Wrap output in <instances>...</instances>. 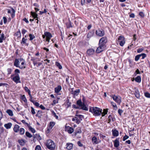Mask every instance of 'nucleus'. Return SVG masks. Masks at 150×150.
<instances>
[{
    "mask_svg": "<svg viewBox=\"0 0 150 150\" xmlns=\"http://www.w3.org/2000/svg\"><path fill=\"white\" fill-rule=\"evenodd\" d=\"M118 41L119 42L120 45L122 46L125 43V38L123 36H120L119 37Z\"/></svg>",
    "mask_w": 150,
    "mask_h": 150,
    "instance_id": "nucleus-8",
    "label": "nucleus"
},
{
    "mask_svg": "<svg viewBox=\"0 0 150 150\" xmlns=\"http://www.w3.org/2000/svg\"><path fill=\"white\" fill-rule=\"evenodd\" d=\"M19 126L18 125H15L13 128V130L15 132H18L19 131Z\"/></svg>",
    "mask_w": 150,
    "mask_h": 150,
    "instance_id": "nucleus-21",
    "label": "nucleus"
},
{
    "mask_svg": "<svg viewBox=\"0 0 150 150\" xmlns=\"http://www.w3.org/2000/svg\"><path fill=\"white\" fill-rule=\"evenodd\" d=\"M65 131L69 134L72 133L74 131V129L72 127L67 126V125L65 126Z\"/></svg>",
    "mask_w": 150,
    "mask_h": 150,
    "instance_id": "nucleus-11",
    "label": "nucleus"
},
{
    "mask_svg": "<svg viewBox=\"0 0 150 150\" xmlns=\"http://www.w3.org/2000/svg\"><path fill=\"white\" fill-rule=\"evenodd\" d=\"M8 13H10L11 14V16L12 18H13L15 16V10L13 8H11L10 9H7Z\"/></svg>",
    "mask_w": 150,
    "mask_h": 150,
    "instance_id": "nucleus-15",
    "label": "nucleus"
},
{
    "mask_svg": "<svg viewBox=\"0 0 150 150\" xmlns=\"http://www.w3.org/2000/svg\"><path fill=\"white\" fill-rule=\"evenodd\" d=\"M6 112L11 116H12L13 115V112L11 110L8 109L6 111Z\"/></svg>",
    "mask_w": 150,
    "mask_h": 150,
    "instance_id": "nucleus-25",
    "label": "nucleus"
},
{
    "mask_svg": "<svg viewBox=\"0 0 150 150\" xmlns=\"http://www.w3.org/2000/svg\"><path fill=\"white\" fill-rule=\"evenodd\" d=\"M29 96V97H30V99H29V100L30 101H31V102H32V103L34 102V100H32V98H33V97H32V96H31V93L29 94H28Z\"/></svg>",
    "mask_w": 150,
    "mask_h": 150,
    "instance_id": "nucleus-52",
    "label": "nucleus"
},
{
    "mask_svg": "<svg viewBox=\"0 0 150 150\" xmlns=\"http://www.w3.org/2000/svg\"><path fill=\"white\" fill-rule=\"evenodd\" d=\"M115 117H112L111 115H110L108 117V120L109 121L108 123H109L111 121L112 122L115 121Z\"/></svg>",
    "mask_w": 150,
    "mask_h": 150,
    "instance_id": "nucleus-24",
    "label": "nucleus"
},
{
    "mask_svg": "<svg viewBox=\"0 0 150 150\" xmlns=\"http://www.w3.org/2000/svg\"><path fill=\"white\" fill-rule=\"evenodd\" d=\"M25 134L27 137L29 138H31L32 137L31 134L28 132H26L25 133Z\"/></svg>",
    "mask_w": 150,
    "mask_h": 150,
    "instance_id": "nucleus-46",
    "label": "nucleus"
},
{
    "mask_svg": "<svg viewBox=\"0 0 150 150\" xmlns=\"http://www.w3.org/2000/svg\"><path fill=\"white\" fill-rule=\"evenodd\" d=\"M91 0H81V4L83 5L86 2L89 3L91 1Z\"/></svg>",
    "mask_w": 150,
    "mask_h": 150,
    "instance_id": "nucleus-35",
    "label": "nucleus"
},
{
    "mask_svg": "<svg viewBox=\"0 0 150 150\" xmlns=\"http://www.w3.org/2000/svg\"><path fill=\"white\" fill-rule=\"evenodd\" d=\"M55 124V123L54 122H51L50 123L47 127V130L46 131L47 133H48L50 132Z\"/></svg>",
    "mask_w": 150,
    "mask_h": 150,
    "instance_id": "nucleus-10",
    "label": "nucleus"
},
{
    "mask_svg": "<svg viewBox=\"0 0 150 150\" xmlns=\"http://www.w3.org/2000/svg\"><path fill=\"white\" fill-rule=\"evenodd\" d=\"M14 65L16 67L21 69H25L26 66L25 62L22 58L16 59L14 62Z\"/></svg>",
    "mask_w": 150,
    "mask_h": 150,
    "instance_id": "nucleus-1",
    "label": "nucleus"
},
{
    "mask_svg": "<svg viewBox=\"0 0 150 150\" xmlns=\"http://www.w3.org/2000/svg\"><path fill=\"white\" fill-rule=\"evenodd\" d=\"M14 72L15 73V74H18V73H20V70L18 69H15L14 71Z\"/></svg>",
    "mask_w": 150,
    "mask_h": 150,
    "instance_id": "nucleus-58",
    "label": "nucleus"
},
{
    "mask_svg": "<svg viewBox=\"0 0 150 150\" xmlns=\"http://www.w3.org/2000/svg\"><path fill=\"white\" fill-rule=\"evenodd\" d=\"M140 54L141 55V57H142V59H144L146 57V54L144 53L142 54Z\"/></svg>",
    "mask_w": 150,
    "mask_h": 150,
    "instance_id": "nucleus-57",
    "label": "nucleus"
},
{
    "mask_svg": "<svg viewBox=\"0 0 150 150\" xmlns=\"http://www.w3.org/2000/svg\"><path fill=\"white\" fill-rule=\"evenodd\" d=\"M46 145L48 149L51 150L54 149L55 147V145L54 142L51 139L47 140Z\"/></svg>",
    "mask_w": 150,
    "mask_h": 150,
    "instance_id": "nucleus-2",
    "label": "nucleus"
},
{
    "mask_svg": "<svg viewBox=\"0 0 150 150\" xmlns=\"http://www.w3.org/2000/svg\"><path fill=\"white\" fill-rule=\"evenodd\" d=\"M11 78L16 83H21L20 78L18 74L11 75Z\"/></svg>",
    "mask_w": 150,
    "mask_h": 150,
    "instance_id": "nucleus-3",
    "label": "nucleus"
},
{
    "mask_svg": "<svg viewBox=\"0 0 150 150\" xmlns=\"http://www.w3.org/2000/svg\"><path fill=\"white\" fill-rule=\"evenodd\" d=\"M77 104L81 107L82 109L87 111L88 110V108L84 103L82 102L81 100H79L77 101Z\"/></svg>",
    "mask_w": 150,
    "mask_h": 150,
    "instance_id": "nucleus-4",
    "label": "nucleus"
},
{
    "mask_svg": "<svg viewBox=\"0 0 150 150\" xmlns=\"http://www.w3.org/2000/svg\"><path fill=\"white\" fill-rule=\"evenodd\" d=\"M62 89V87L60 86H58L57 87L54 88L55 92L56 93H58Z\"/></svg>",
    "mask_w": 150,
    "mask_h": 150,
    "instance_id": "nucleus-19",
    "label": "nucleus"
},
{
    "mask_svg": "<svg viewBox=\"0 0 150 150\" xmlns=\"http://www.w3.org/2000/svg\"><path fill=\"white\" fill-rule=\"evenodd\" d=\"M44 34L46 37V41L49 42L51 38L52 37V35L51 34L48 32H45L44 33Z\"/></svg>",
    "mask_w": 150,
    "mask_h": 150,
    "instance_id": "nucleus-12",
    "label": "nucleus"
},
{
    "mask_svg": "<svg viewBox=\"0 0 150 150\" xmlns=\"http://www.w3.org/2000/svg\"><path fill=\"white\" fill-rule=\"evenodd\" d=\"M89 111L91 112L92 113H94V107L90 108L89 109Z\"/></svg>",
    "mask_w": 150,
    "mask_h": 150,
    "instance_id": "nucleus-61",
    "label": "nucleus"
},
{
    "mask_svg": "<svg viewBox=\"0 0 150 150\" xmlns=\"http://www.w3.org/2000/svg\"><path fill=\"white\" fill-rule=\"evenodd\" d=\"M52 115L54 116V117H55L56 119H58V117L56 115V113L53 111L52 112Z\"/></svg>",
    "mask_w": 150,
    "mask_h": 150,
    "instance_id": "nucleus-49",
    "label": "nucleus"
},
{
    "mask_svg": "<svg viewBox=\"0 0 150 150\" xmlns=\"http://www.w3.org/2000/svg\"><path fill=\"white\" fill-rule=\"evenodd\" d=\"M24 89L26 92H27L28 93V94L31 93L30 90L28 89L27 87L25 86L24 88Z\"/></svg>",
    "mask_w": 150,
    "mask_h": 150,
    "instance_id": "nucleus-37",
    "label": "nucleus"
},
{
    "mask_svg": "<svg viewBox=\"0 0 150 150\" xmlns=\"http://www.w3.org/2000/svg\"><path fill=\"white\" fill-rule=\"evenodd\" d=\"M29 129L30 130L32 133H35V129L33 128L31 126H30L29 128Z\"/></svg>",
    "mask_w": 150,
    "mask_h": 150,
    "instance_id": "nucleus-45",
    "label": "nucleus"
},
{
    "mask_svg": "<svg viewBox=\"0 0 150 150\" xmlns=\"http://www.w3.org/2000/svg\"><path fill=\"white\" fill-rule=\"evenodd\" d=\"M7 74L9 75L11 73L12 71V69L11 68H8L7 70Z\"/></svg>",
    "mask_w": 150,
    "mask_h": 150,
    "instance_id": "nucleus-43",
    "label": "nucleus"
},
{
    "mask_svg": "<svg viewBox=\"0 0 150 150\" xmlns=\"http://www.w3.org/2000/svg\"><path fill=\"white\" fill-rule=\"evenodd\" d=\"M100 139H97V138L94 136V143L97 144L100 142Z\"/></svg>",
    "mask_w": 150,
    "mask_h": 150,
    "instance_id": "nucleus-38",
    "label": "nucleus"
},
{
    "mask_svg": "<svg viewBox=\"0 0 150 150\" xmlns=\"http://www.w3.org/2000/svg\"><path fill=\"white\" fill-rule=\"evenodd\" d=\"M4 34L3 33L1 34V36L0 37V43H2L3 40H4Z\"/></svg>",
    "mask_w": 150,
    "mask_h": 150,
    "instance_id": "nucleus-26",
    "label": "nucleus"
},
{
    "mask_svg": "<svg viewBox=\"0 0 150 150\" xmlns=\"http://www.w3.org/2000/svg\"><path fill=\"white\" fill-rule=\"evenodd\" d=\"M143 49L142 48H139L137 50V52L138 53H140L143 50Z\"/></svg>",
    "mask_w": 150,
    "mask_h": 150,
    "instance_id": "nucleus-64",
    "label": "nucleus"
},
{
    "mask_svg": "<svg viewBox=\"0 0 150 150\" xmlns=\"http://www.w3.org/2000/svg\"><path fill=\"white\" fill-rule=\"evenodd\" d=\"M81 130L79 128L78 130H77L75 132H74L73 134L72 135L73 136L75 137L76 136L77 134H80L81 133Z\"/></svg>",
    "mask_w": 150,
    "mask_h": 150,
    "instance_id": "nucleus-28",
    "label": "nucleus"
},
{
    "mask_svg": "<svg viewBox=\"0 0 150 150\" xmlns=\"http://www.w3.org/2000/svg\"><path fill=\"white\" fill-rule=\"evenodd\" d=\"M33 103L36 107H38L39 106L40 104L34 101V102H33Z\"/></svg>",
    "mask_w": 150,
    "mask_h": 150,
    "instance_id": "nucleus-51",
    "label": "nucleus"
},
{
    "mask_svg": "<svg viewBox=\"0 0 150 150\" xmlns=\"http://www.w3.org/2000/svg\"><path fill=\"white\" fill-rule=\"evenodd\" d=\"M139 16L142 17V18H143L144 16V14L143 12H140L139 13Z\"/></svg>",
    "mask_w": 150,
    "mask_h": 150,
    "instance_id": "nucleus-59",
    "label": "nucleus"
},
{
    "mask_svg": "<svg viewBox=\"0 0 150 150\" xmlns=\"http://www.w3.org/2000/svg\"><path fill=\"white\" fill-rule=\"evenodd\" d=\"M12 125V124L10 123H8L7 124H5L4 125V127L7 129H8L11 128Z\"/></svg>",
    "mask_w": 150,
    "mask_h": 150,
    "instance_id": "nucleus-22",
    "label": "nucleus"
},
{
    "mask_svg": "<svg viewBox=\"0 0 150 150\" xmlns=\"http://www.w3.org/2000/svg\"><path fill=\"white\" fill-rule=\"evenodd\" d=\"M8 85V84L5 83H0V86H5L6 87H7Z\"/></svg>",
    "mask_w": 150,
    "mask_h": 150,
    "instance_id": "nucleus-44",
    "label": "nucleus"
},
{
    "mask_svg": "<svg viewBox=\"0 0 150 150\" xmlns=\"http://www.w3.org/2000/svg\"><path fill=\"white\" fill-rule=\"evenodd\" d=\"M66 148L68 150H71L73 148V144L71 143H67L66 144Z\"/></svg>",
    "mask_w": 150,
    "mask_h": 150,
    "instance_id": "nucleus-17",
    "label": "nucleus"
},
{
    "mask_svg": "<svg viewBox=\"0 0 150 150\" xmlns=\"http://www.w3.org/2000/svg\"><path fill=\"white\" fill-rule=\"evenodd\" d=\"M18 37H20L21 35V34L20 30L19 29L17 32L15 34Z\"/></svg>",
    "mask_w": 150,
    "mask_h": 150,
    "instance_id": "nucleus-36",
    "label": "nucleus"
},
{
    "mask_svg": "<svg viewBox=\"0 0 150 150\" xmlns=\"http://www.w3.org/2000/svg\"><path fill=\"white\" fill-rule=\"evenodd\" d=\"M135 96L138 98H140V96L139 92L138 91H135Z\"/></svg>",
    "mask_w": 150,
    "mask_h": 150,
    "instance_id": "nucleus-33",
    "label": "nucleus"
},
{
    "mask_svg": "<svg viewBox=\"0 0 150 150\" xmlns=\"http://www.w3.org/2000/svg\"><path fill=\"white\" fill-rule=\"evenodd\" d=\"M112 134L114 137H117L119 135L118 131L116 129H112Z\"/></svg>",
    "mask_w": 150,
    "mask_h": 150,
    "instance_id": "nucleus-18",
    "label": "nucleus"
},
{
    "mask_svg": "<svg viewBox=\"0 0 150 150\" xmlns=\"http://www.w3.org/2000/svg\"><path fill=\"white\" fill-rule=\"evenodd\" d=\"M35 150H41L40 146L39 145L36 146L35 148Z\"/></svg>",
    "mask_w": 150,
    "mask_h": 150,
    "instance_id": "nucleus-55",
    "label": "nucleus"
},
{
    "mask_svg": "<svg viewBox=\"0 0 150 150\" xmlns=\"http://www.w3.org/2000/svg\"><path fill=\"white\" fill-rule=\"evenodd\" d=\"M55 65L58 67V68L60 69H61L62 68V67L61 65L58 62H55Z\"/></svg>",
    "mask_w": 150,
    "mask_h": 150,
    "instance_id": "nucleus-29",
    "label": "nucleus"
},
{
    "mask_svg": "<svg viewBox=\"0 0 150 150\" xmlns=\"http://www.w3.org/2000/svg\"><path fill=\"white\" fill-rule=\"evenodd\" d=\"M7 132L4 130L3 127H0V137L1 136L2 134H3V135L4 137H6L7 135Z\"/></svg>",
    "mask_w": 150,
    "mask_h": 150,
    "instance_id": "nucleus-14",
    "label": "nucleus"
},
{
    "mask_svg": "<svg viewBox=\"0 0 150 150\" xmlns=\"http://www.w3.org/2000/svg\"><path fill=\"white\" fill-rule=\"evenodd\" d=\"M79 92L80 90L79 89H77L74 91H72L71 93L75 96H76L79 94Z\"/></svg>",
    "mask_w": 150,
    "mask_h": 150,
    "instance_id": "nucleus-23",
    "label": "nucleus"
},
{
    "mask_svg": "<svg viewBox=\"0 0 150 150\" xmlns=\"http://www.w3.org/2000/svg\"><path fill=\"white\" fill-rule=\"evenodd\" d=\"M31 113H32L34 115L35 114V109L33 107H31Z\"/></svg>",
    "mask_w": 150,
    "mask_h": 150,
    "instance_id": "nucleus-56",
    "label": "nucleus"
},
{
    "mask_svg": "<svg viewBox=\"0 0 150 150\" xmlns=\"http://www.w3.org/2000/svg\"><path fill=\"white\" fill-rule=\"evenodd\" d=\"M145 96L148 98H150V94L148 92L145 93H144Z\"/></svg>",
    "mask_w": 150,
    "mask_h": 150,
    "instance_id": "nucleus-50",
    "label": "nucleus"
},
{
    "mask_svg": "<svg viewBox=\"0 0 150 150\" xmlns=\"http://www.w3.org/2000/svg\"><path fill=\"white\" fill-rule=\"evenodd\" d=\"M107 42V40L106 37H104L101 38L99 40V44L105 46V45Z\"/></svg>",
    "mask_w": 150,
    "mask_h": 150,
    "instance_id": "nucleus-6",
    "label": "nucleus"
},
{
    "mask_svg": "<svg viewBox=\"0 0 150 150\" xmlns=\"http://www.w3.org/2000/svg\"><path fill=\"white\" fill-rule=\"evenodd\" d=\"M140 57H141L140 54H139L136 56L135 58V60L136 61H137L139 59Z\"/></svg>",
    "mask_w": 150,
    "mask_h": 150,
    "instance_id": "nucleus-47",
    "label": "nucleus"
},
{
    "mask_svg": "<svg viewBox=\"0 0 150 150\" xmlns=\"http://www.w3.org/2000/svg\"><path fill=\"white\" fill-rule=\"evenodd\" d=\"M26 39H25L24 38H23L22 39V42H23V43L25 44L26 43Z\"/></svg>",
    "mask_w": 150,
    "mask_h": 150,
    "instance_id": "nucleus-60",
    "label": "nucleus"
},
{
    "mask_svg": "<svg viewBox=\"0 0 150 150\" xmlns=\"http://www.w3.org/2000/svg\"><path fill=\"white\" fill-rule=\"evenodd\" d=\"M29 36L30 37V40H32L33 39H34L35 38V36H34V35L31 34H29Z\"/></svg>",
    "mask_w": 150,
    "mask_h": 150,
    "instance_id": "nucleus-42",
    "label": "nucleus"
},
{
    "mask_svg": "<svg viewBox=\"0 0 150 150\" xmlns=\"http://www.w3.org/2000/svg\"><path fill=\"white\" fill-rule=\"evenodd\" d=\"M112 97L113 100L119 104H120L121 103V100L120 97H118L115 95H113Z\"/></svg>",
    "mask_w": 150,
    "mask_h": 150,
    "instance_id": "nucleus-7",
    "label": "nucleus"
},
{
    "mask_svg": "<svg viewBox=\"0 0 150 150\" xmlns=\"http://www.w3.org/2000/svg\"><path fill=\"white\" fill-rule=\"evenodd\" d=\"M118 112L119 115L120 116L121 115L122 113L123 112V111L122 110L120 109H119L118 110Z\"/></svg>",
    "mask_w": 150,
    "mask_h": 150,
    "instance_id": "nucleus-53",
    "label": "nucleus"
},
{
    "mask_svg": "<svg viewBox=\"0 0 150 150\" xmlns=\"http://www.w3.org/2000/svg\"><path fill=\"white\" fill-rule=\"evenodd\" d=\"M21 99L25 103H26L27 102V100L24 95L22 96Z\"/></svg>",
    "mask_w": 150,
    "mask_h": 150,
    "instance_id": "nucleus-39",
    "label": "nucleus"
},
{
    "mask_svg": "<svg viewBox=\"0 0 150 150\" xmlns=\"http://www.w3.org/2000/svg\"><path fill=\"white\" fill-rule=\"evenodd\" d=\"M31 14L34 18H38V14L36 13L31 12Z\"/></svg>",
    "mask_w": 150,
    "mask_h": 150,
    "instance_id": "nucleus-27",
    "label": "nucleus"
},
{
    "mask_svg": "<svg viewBox=\"0 0 150 150\" xmlns=\"http://www.w3.org/2000/svg\"><path fill=\"white\" fill-rule=\"evenodd\" d=\"M99 45V46L98 48H97L96 51V53H100L103 51V50L105 49V46H104L101 44Z\"/></svg>",
    "mask_w": 150,
    "mask_h": 150,
    "instance_id": "nucleus-9",
    "label": "nucleus"
},
{
    "mask_svg": "<svg viewBox=\"0 0 150 150\" xmlns=\"http://www.w3.org/2000/svg\"><path fill=\"white\" fill-rule=\"evenodd\" d=\"M27 32V31L24 29H23L22 30V33L23 35L24 34Z\"/></svg>",
    "mask_w": 150,
    "mask_h": 150,
    "instance_id": "nucleus-63",
    "label": "nucleus"
},
{
    "mask_svg": "<svg viewBox=\"0 0 150 150\" xmlns=\"http://www.w3.org/2000/svg\"><path fill=\"white\" fill-rule=\"evenodd\" d=\"M96 34L99 36L102 37L104 35V31L102 29L98 30L96 31Z\"/></svg>",
    "mask_w": 150,
    "mask_h": 150,
    "instance_id": "nucleus-13",
    "label": "nucleus"
},
{
    "mask_svg": "<svg viewBox=\"0 0 150 150\" xmlns=\"http://www.w3.org/2000/svg\"><path fill=\"white\" fill-rule=\"evenodd\" d=\"M114 146L116 148L118 147L119 146V138H117L114 142Z\"/></svg>",
    "mask_w": 150,
    "mask_h": 150,
    "instance_id": "nucleus-16",
    "label": "nucleus"
},
{
    "mask_svg": "<svg viewBox=\"0 0 150 150\" xmlns=\"http://www.w3.org/2000/svg\"><path fill=\"white\" fill-rule=\"evenodd\" d=\"M76 116L77 117L79 118L81 120H82V119L83 118V116L81 115H76Z\"/></svg>",
    "mask_w": 150,
    "mask_h": 150,
    "instance_id": "nucleus-54",
    "label": "nucleus"
},
{
    "mask_svg": "<svg viewBox=\"0 0 150 150\" xmlns=\"http://www.w3.org/2000/svg\"><path fill=\"white\" fill-rule=\"evenodd\" d=\"M87 53L89 55H93L94 54V50L92 49H89L87 51Z\"/></svg>",
    "mask_w": 150,
    "mask_h": 150,
    "instance_id": "nucleus-20",
    "label": "nucleus"
},
{
    "mask_svg": "<svg viewBox=\"0 0 150 150\" xmlns=\"http://www.w3.org/2000/svg\"><path fill=\"white\" fill-rule=\"evenodd\" d=\"M102 109L97 107H94V116H98L100 115L102 113Z\"/></svg>",
    "mask_w": 150,
    "mask_h": 150,
    "instance_id": "nucleus-5",
    "label": "nucleus"
},
{
    "mask_svg": "<svg viewBox=\"0 0 150 150\" xmlns=\"http://www.w3.org/2000/svg\"><path fill=\"white\" fill-rule=\"evenodd\" d=\"M135 81L138 83H140L141 81V78L140 76H137L135 79Z\"/></svg>",
    "mask_w": 150,
    "mask_h": 150,
    "instance_id": "nucleus-31",
    "label": "nucleus"
},
{
    "mask_svg": "<svg viewBox=\"0 0 150 150\" xmlns=\"http://www.w3.org/2000/svg\"><path fill=\"white\" fill-rule=\"evenodd\" d=\"M93 32H89V33H88L87 35V38H90L91 37H92L93 36Z\"/></svg>",
    "mask_w": 150,
    "mask_h": 150,
    "instance_id": "nucleus-40",
    "label": "nucleus"
},
{
    "mask_svg": "<svg viewBox=\"0 0 150 150\" xmlns=\"http://www.w3.org/2000/svg\"><path fill=\"white\" fill-rule=\"evenodd\" d=\"M25 133V129L23 128H21L20 129L19 133L21 135H23Z\"/></svg>",
    "mask_w": 150,
    "mask_h": 150,
    "instance_id": "nucleus-32",
    "label": "nucleus"
},
{
    "mask_svg": "<svg viewBox=\"0 0 150 150\" xmlns=\"http://www.w3.org/2000/svg\"><path fill=\"white\" fill-rule=\"evenodd\" d=\"M72 120L73 121H76V122L78 124L79 123V120H78L77 117H75L74 118H72Z\"/></svg>",
    "mask_w": 150,
    "mask_h": 150,
    "instance_id": "nucleus-41",
    "label": "nucleus"
},
{
    "mask_svg": "<svg viewBox=\"0 0 150 150\" xmlns=\"http://www.w3.org/2000/svg\"><path fill=\"white\" fill-rule=\"evenodd\" d=\"M18 142L20 145L22 146L24 145L25 143L23 139L19 140H18Z\"/></svg>",
    "mask_w": 150,
    "mask_h": 150,
    "instance_id": "nucleus-34",
    "label": "nucleus"
},
{
    "mask_svg": "<svg viewBox=\"0 0 150 150\" xmlns=\"http://www.w3.org/2000/svg\"><path fill=\"white\" fill-rule=\"evenodd\" d=\"M108 109H104L103 111V112H102V117H103L105 116V115H106L107 113V112H108Z\"/></svg>",
    "mask_w": 150,
    "mask_h": 150,
    "instance_id": "nucleus-30",
    "label": "nucleus"
},
{
    "mask_svg": "<svg viewBox=\"0 0 150 150\" xmlns=\"http://www.w3.org/2000/svg\"><path fill=\"white\" fill-rule=\"evenodd\" d=\"M129 138V136H127V135H125L124 136L123 138V141H125L127 139Z\"/></svg>",
    "mask_w": 150,
    "mask_h": 150,
    "instance_id": "nucleus-62",
    "label": "nucleus"
},
{
    "mask_svg": "<svg viewBox=\"0 0 150 150\" xmlns=\"http://www.w3.org/2000/svg\"><path fill=\"white\" fill-rule=\"evenodd\" d=\"M111 103L114 108H116V109H117V107L115 103L113 102H111Z\"/></svg>",
    "mask_w": 150,
    "mask_h": 150,
    "instance_id": "nucleus-48",
    "label": "nucleus"
}]
</instances>
